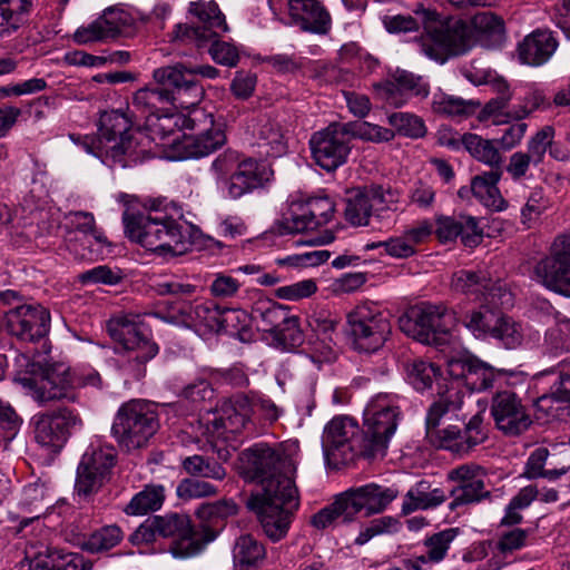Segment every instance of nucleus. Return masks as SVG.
<instances>
[{"label":"nucleus","mask_w":570,"mask_h":570,"mask_svg":"<svg viewBox=\"0 0 570 570\" xmlns=\"http://www.w3.org/2000/svg\"><path fill=\"white\" fill-rule=\"evenodd\" d=\"M406 371L410 383L417 391L431 387L438 373L436 367L432 363L423 360H414L407 363Z\"/></svg>","instance_id":"62"},{"label":"nucleus","mask_w":570,"mask_h":570,"mask_svg":"<svg viewBox=\"0 0 570 570\" xmlns=\"http://www.w3.org/2000/svg\"><path fill=\"white\" fill-rule=\"evenodd\" d=\"M292 473L284 472L259 482L261 491L246 500V507L256 513L264 533L274 542L287 535L299 508L298 489Z\"/></svg>","instance_id":"3"},{"label":"nucleus","mask_w":570,"mask_h":570,"mask_svg":"<svg viewBox=\"0 0 570 570\" xmlns=\"http://www.w3.org/2000/svg\"><path fill=\"white\" fill-rule=\"evenodd\" d=\"M342 518L344 522L353 520L344 493L338 494L334 502L324 507L311 518V524L317 530H325L333 527Z\"/></svg>","instance_id":"49"},{"label":"nucleus","mask_w":570,"mask_h":570,"mask_svg":"<svg viewBox=\"0 0 570 570\" xmlns=\"http://www.w3.org/2000/svg\"><path fill=\"white\" fill-rule=\"evenodd\" d=\"M122 220L131 240L161 256H180L191 246L188 226L163 210L137 214L126 210Z\"/></svg>","instance_id":"4"},{"label":"nucleus","mask_w":570,"mask_h":570,"mask_svg":"<svg viewBox=\"0 0 570 570\" xmlns=\"http://www.w3.org/2000/svg\"><path fill=\"white\" fill-rule=\"evenodd\" d=\"M307 323L322 344V348L315 347V350L321 351L325 361L334 360L333 346L336 344L337 337V317L327 311H318L308 316Z\"/></svg>","instance_id":"41"},{"label":"nucleus","mask_w":570,"mask_h":570,"mask_svg":"<svg viewBox=\"0 0 570 570\" xmlns=\"http://www.w3.org/2000/svg\"><path fill=\"white\" fill-rule=\"evenodd\" d=\"M188 12L196 22L194 26L178 24L174 31L176 40L193 42L198 48H203L229 30L225 14L213 0L193 1Z\"/></svg>","instance_id":"15"},{"label":"nucleus","mask_w":570,"mask_h":570,"mask_svg":"<svg viewBox=\"0 0 570 570\" xmlns=\"http://www.w3.org/2000/svg\"><path fill=\"white\" fill-rule=\"evenodd\" d=\"M385 200V191L381 186L351 189L346 196L345 218L354 226L368 225L372 213Z\"/></svg>","instance_id":"32"},{"label":"nucleus","mask_w":570,"mask_h":570,"mask_svg":"<svg viewBox=\"0 0 570 570\" xmlns=\"http://www.w3.org/2000/svg\"><path fill=\"white\" fill-rule=\"evenodd\" d=\"M462 403L460 391L451 386L444 393H440L439 399L431 404L425 420L426 438L431 444L458 454V451L469 448V443L473 444L479 439L476 436L478 433H474V439L468 438L469 441H465L466 445L464 446V443H459L458 426L449 425L444 429H439L441 419L448 413L460 410Z\"/></svg>","instance_id":"12"},{"label":"nucleus","mask_w":570,"mask_h":570,"mask_svg":"<svg viewBox=\"0 0 570 570\" xmlns=\"http://www.w3.org/2000/svg\"><path fill=\"white\" fill-rule=\"evenodd\" d=\"M273 341L283 348H294L304 341V335L299 328L298 317L289 314L287 320L274 332Z\"/></svg>","instance_id":"58"},{"label":"nucleus","mask_w":570,"mask_h":570,"mask_svg":"<svg viewBox=\"0 0 570 570\" xmlns=\"http://www.w3.org/2000/svg\"><path fill=\"white\" fill-rule=\"evenodd\" d=\"M489 495L490 492L485 489L484 482L455 485L450 490L448 495L452 499L449 503V509L454 511L460 507L478 503Z\"/></svg>","instance_id":"52"},{"label":"nucleus","mask_w":570,"mask_h":570,"mask_svg":"<svg viewBox=\"0 0 570 570\" xmlns=\"http://www.w3.org/2000/svg\"><path fill=\"white\" fill-rule=\"evenodd\" d=\"M266 557V549L252 534H243L235 541L233 562L235 570H256Z\"/></svg>","instance_id":"42"},{"label":"nucleus","mask_w":570,"mask_h":570,"mask_svg":"<svg viewBox=\"0 0 570 570\" xmlns=\"http://www.w3.org/2000/svg\"><path fill=\"white\" fill-rule=\"evenodd\" d=\"M259 146H266V155L278 157L286 151V142L282 128L274 121L264 122L258 130Z\"/></svg>","instance_id":"56"},{"label":"nucleus","mask_w":570,"mask_h":570,"mask_svg":"<svg viewBox=\"0 0 570 570\" xmlns=\"http://www.w3.org/2000/svg\"><path fill=\"white\" fill-rule=\"evenodd\" d=\"M31 423L36 442L56 453L65 446L73 429L80 426L82 421L72 410L59 407L33 415Z\"/></svg>","instance_id":"17"},{"label":"nucleus","mask_w":570,"mask_h":570,"mask_svg":"<svg viewBox=\"0 0 570 570\" xmlns=\"http://www.w3.org/2000/svg\"><path fill=\"white\" fill-rule=\"evenodd\" d=\"M99 136L70 135L71 140L83 148L87 154L100 158L104 163L111 160L121 167L138 164L150 156L145 141L148 137L138 131L130 134L132 121L120 110L105 111L99 120Z\"/></svg>","instance_id":"2"},{"label":"nucleus","mask_w":570,"mask_h":570,"mask_svg":"<svg viewBox=\"0 0 570 570\" xmlns=\"http://www.w3.org/2000/svg\"><path fill=\"white\" fill-rule=\"evenodd\" d=\"M289 308L272 301L256 302L252 309V318L258 327L271 335L287 320Z\"/></svg>","instance_id":"46"},{"label":"nucleus","mask_w":570,"mask_h":570,"mask_svg":"<svg viewBox=\"0 0 570 570\" xmlns=\"http://www.w3.org/2000/svg\"><path fill=\"white\" fill-rule=\"evenodd\" d=\"M415 13L424 24V33L415 40L417 51L440 63L465 53L475 43L497 48L505 40L504 20L491 11L478 12L470 21L460 18L439 21L438 13L429 9Z\"/></svg>","instance_id":"1"},{"label":"nucleus","mask_w":570,"mask_h":570,"mask_svg":"<svg viewBox=\"0 0 570 570\" xmlns=\"http://www.w3.org/2000/svg\"><path fill=\"white\" fill-rule=\"evenodd\" d=\"M453 315L443 305L421 304L399 318L400 330L417 342L440 346L448 341Z\"/></svg>","instance_id":"11"},{"label":"nucleus","mask_w":570,"mask_h":570,"mask_svg":"<svg viewBox=\"0 0 570 570\" xmlns=\"http://www.w3.org/2000/svg\"><path fill=\"white\" fill-rule=\"evenodd\" d=\"M491 415L495 426L509 436L525 432L532 424L521 399L512 391L497 392L491 402Z\"/></svg>","instance_id":"22"},{"label":"nucleus","mask_w":570,"mask_h":570,"mask_svg":"<svg viewBox=\"0 0 570 570\" xmlns=\"http://www.w3.org/2000/svg\"><path fill=\"white\" fill-rule=\"evenodd\" d=\"M391 332L389 318L375 304H360L347 314V337L353 348L361 353L379 351L390 337Z\"/></svg>","instance_id":"9"},{"label":"nucleus","mask_w":570,"mask_h":570,"mask_svg":"<svg viewBox=\"0 0 570 570\" xmlns=\"http://www.w3.org/2000/svg\"><path fill=\"white\" fill-rule=\"evenodd\" d=\"M558 47V42L549 30H534L519 45V57L530 66H540L548 61Z\"/></svg>","instance_id":"37"},{"label":"nucleus","mask_w":570,"mask_h":570,"mask_svg":"<svg viewBox=\"0 0 570 570\" xmlns=\"http://www.w3.org/2000/svg\"><path fill=\"white\" fill-rule=\"evenodd\" d=\"M159 87L140 89L132 97L131 108L142 114L156 102H167L181 109L197 106L204 96L203 86L184 72V63L160 67L154 70Z\"/></svg>","instance_id":"7"},{"label":"nucleus","mask_w":570,"mask_h":570,"mask_svg":"<svg viewBox=\"0 0 570 570\" xmlns=\"http://www.w3.org/2000/svg\"><path fill=\"white\" fill-rule=\"evenodd\" d=\"M197 121H199L197 115L186 117L180 114L157 115L150 112L146 116V128L153 140L159 139L160 141H165L173 137L171 142H175L178 139L176 134H178L180 129H195Z\"/></svg>","instance_id":"36"},{"label":"nucleus","mask_w":570,"mask_h":570,"mask_svg":"<svg viewBox=\"0 0 570 570\" xmlns=\"http://www.w3.org/2000/svg\"><path fill=\"white\" fill-rule=\"evenodd\" d=\"M353 517L364 512L365 517L383 512L397 498V490L368 483L343 492Z\"/></svg>","instance_id":"29"},{"label":"nucleus","mask_w":570,"mask_h":570,"mask_svg":"<svg viewBox=\"0 0 570 570\" xmlns=\"http://www.w3.org/2000/svg\"><path fill=\"white\" fill-rule=\"evenodd\" d=\"M480 104L474 100H464L459 97L438 94L433 96L432 108L436 114L454 117L470 116L476 111Z\"/></svg>","instance_id":"50"},{"label":"nucleus","mask_w":570,"mask_h":570,"mask_svg":"<svg viewBox=\"0 0 570 570\" xmlns=\"http://www.w3.org/2000/svg\"><path fill=\"white\" fill-rule=\"evenodd\" d=\"M542 374H556V379L549 392L538 399V409L548 410V404L552 401L570 404V357Z\"/></svg>","instance_id":"43"},{"label":"nucleus","mask_w":570,"mask_h":570,"mask_svg":"<svg viewBox=\"0 0 570 570\" xmlns=\"http://www.w3.org/2000/svg\"><path fill=\"white\" fill-rule=\"evenodd\" d=\"M26 560L41 570H90L92 564L79 553H62L42 542H30L24 550Z\"/></svg>","instance_id":"28"},{"label":"nucleus","mask_w":570,"mask_h":570,"mask_svg":"<svg viewBox=\"0 0 570 570\" xmlns=\"http://www.w3.org/2000/svg\"><path fill=\"white\" fill-rule=\"evenodd\" d=\"M533 275L548 289L570 297V232L556 239L553 254L535 264Z\"/></svg>","instance_id":"19"},{"label":"nucleus","mask_w":570,"mask_h":570,"mask_svg":"<svg viewBox=\"0 0 570 570\" xmlns=\"http://www.w3.org/2000/svg\"><path fill=\"white\" fill-rule=\"evenodd\" d=\"M117 452L111 445L91 444L77 471L76 491L85 498L96 493L111 478Z\"/></svg>","instance_id":"16"},{"label":"nucleus","mask_w":570,"mask_h":570,"mask_svg":"<svg viewBox=\"0 0 570 570\" xmlns=\"http://www.w3.org/2000/svg\"><path fill=\"white\" fill-rule=\"evenodd\" d=\"M253 414V402L247 395L236 394L220 404L217 413L208 421V430L216 438L227 439L228 434H237L249 423Z\"/></svg>","instance_id":"24"},{"label":"nucleus","mask_w":570,"mask_h":570,"mask_svg":"<svg viewBox=\"0 0 570 570\" xmlns=\"http://www.w3.org/2000/svg\"><path fill=\"white\" fill-rule=\"evenodd\" d=\"M37 0H0V39L17 32Z\"/></svg>","instance_id":"44"},{"label":"nucleus","mask_w":570,"mask_h":570,"mask_svg":"<svg viewBox=\"0 0 570 570\" xmlns=\"http://www.w3.org/2000/svg\"><path fill=\"white\" fill-rule=\"evenodd\" d=\"M124 533L116 525H106L92 532L83 542V547L90 552H102L112 549L122 540Z\"/></svg>","instance_id":"53"},{"label":"nucleus","mask_w":570,"mask_h":570,"mask_svg":"<svg viewBox=\"0 0 570 570\" xmlns=\"http://www.w3.org/2000/svg\"><path fill=\"white\" fill-rule=\"evenodd\" d=\"M222 309L213 302H196L190 306V318L210 331L220 332Z\"/></svg>","instance_id":"60"},{"label":"nucleus","mask_w":570,"mask_h":570,"mask_svg":"<svg viewBox=\"0 0 570 570\" xmlns=\"http://www.w3.org/2000/svg\"><path fill=\"white\" fill-rule=\"evenodd\" d=\"M389 124L400 134L410 138H422L426 134L423 119L409 112H394L389 116Z\"/></svg>","instance_id":"54"},{"label":"nucleus","mask_w":570,"mask_h":570,"mask_svg":"<svg viewBox=\"0 0 570 570\" xmlns=\"http://www.w3.org/2000/svg\"><path fill=\"white\" fill-rule=\"evenodd\" d=\"M462 144L473 158L490 166V170L502 169L503 158L493 140L475 134H465Z\"/></svg>","instance_id":"47"},{"label":"nucleus","mask_w":570,"mask_h":570,"mask_svg":"<svg viewBox=\"0 0 570 570\" xmlns=\"http://www.w3.org/2000/svg\"><path fill=\"white\" fill-rule=\"evenodd\" d=\"M491 336L500 340L508 348H514L521 344L523 332L519 323L499 314V321L495 323Z\"/></svg>","instance_id":"61"},{"label":"nucleus","mask_w":570,"mask_h":570,"mask_svg":"<svg viewBox=\"0 0 570 570\" xmlns=\"http://www.w3.org/2000/svg\"><path fill=\"white\" fill-rule=\"evenodd\" d=\"M159 429L157 412L147 403L130 401L118 410L111 433L126 451L140 449Z\"/></svg>","instance_id":"8"},{"label":"nucleus","mask_w":570,"mask_h":570,"mask_svg":"<svg viewBox=\"0 0 570 570\" xmlns=\"http://www.w3.org/2000/svg\"><path fill=\"white\" fill-rule=\"evenodd\" d=\"M8 333L23 342H38L47 336L50 314L40 304H20L6 312Z\"/></svg>","instance_id":"21"},{"label":"nucleus","mask_w":570,"mask_h":570,"mask_svg":"<svg viewBox=\"0 0 570 570\" xmlns=\"http://www.w3.org/2000/svg\"><path fill=\"white\" fill-rule=\"evenodd\" d=\"M400 396L396 393L380 392L371 397L364 415L373 416H401Z\"/></svg>","instance_id":"57"},{"label":"nucleus","mask_w":570,"mask_h":570,"mask_svg":"<svg viewBox=\"0 0 570 570\" xmlns=\"http://www.w3.org/2000/svg\"><path fill=\"white\" fill-rule=\"evenodd\" d=\"M288 13L303 31L325 35L332 27L330 12L318 0H288Z\"/></svg>","instance_id":"33"},{"label":"nucleus","mask_w":570,"mask_h":570,"mask_svg":"<svg viewBox=\"0 0 570 570\" xmlns=\"http://www.w3.org/2000/svg\"><path fill=\"white\" fill-rule=\"evenodd\" d=\"M53 495L47 484L40 480L23 487L19 508L29 515L22 517L20 524L26 527L29 522L38 520L53 504Z\"/></svg>","instance_id":"38"},{"label":"nucleus","mask_w":570,"mask_h":570,"mask_svg":"<svg viewBox=\"0 0 570 570\" xmlns=\"http://www.w3.org/2000/svg\"><path fill=\"white\" fill-rule=\"evenodd\" d=\"M335 210V205L327 196L309 198L302 213L285 218L279 225V233L295 234L313 230L318 226L327 224Z\"/></svg>","instance_id":"27"},{"label":"nucleus","mask_w":570,"mask_h":570,"mask_svg":"<svg viewBox=\"0 0 570 570\" xmlns=\"http://www.w3.org/2000/svg\"><path fill=\"white\" fill-rule=\"evenodd\" d=\"M28 373L31 376L24 381L32 390L33 400L39 404L62 399L73 400L71 391L77 382L66 364L31 362L28 364Z\"/></svg>","instance_id":"13"},{"label":"nucleus","mask_w":570,"mask_h":570,"mask_svg":"<svg viewBox=\"0 0 570 570\" xmlns=\"http://www.w3.org/2000/svg\"><path fill=\"white\" fill-rule=\"evenodd\" d=\"M400 417L393 415H364L362 448L366 459L383 458L386 454L389 443L396 432Z\"/></svg>","instance_id":"30"},{"label":"nucleus","mask_w":570,"mask_h":570,"mask_svg":"<svg viewBox=\"0 0 570 570\" xmlns=\"http://www.w3.org/2000/svg\"><path fill=\"white\" fill-rule=\"evenodd\" d=\"M183 469L191 476L207 478L217 481H222L226 476L225 468L215 459L197 454L184 459Z\"/></svg>","instance_id":"51"},{"label":"nucleus","mask_w":570,"mask_h":570,"mask_svg":"<svg viewBox=\"0 0 570 570\" xmlns=\"http://www.w3.org/2000/svg\"><path fill=\"white\" fill-rule=\"evenodd\" d=\"M165 488L161 484H147L136 493L124 508L127 515H144L159 510L165 501Z\"/></svg>","instance_id":"45"},{"label":"nucleus","mask_w":570,"mask_h":570,"mask_svg":"<svg viewBox=\"0 0 570 570\" xmlns=\"http://www.w3.org/2000/svg\"><path fill=\"white\" fill-rule=\"evenodd\" d=\"M252 314L240 308H223L220 332L242 335L249 330Z\"/></svg>","instance_id":"64"},{"label":"nucleus","mask_w":570,"mask_h":570,"mask_svg":"<svg viewBox=\"0 0 570 570\" xmlns=\"http://www.w3.org/2000/svg\"><path fill=\"white\" fill-rule=\"evenodd\" d=\"M65 243L67 249L81 261L101 258L104 248L109 246L107 238L96 228L91 213L70 212L65 216Z\"/></svg>","instance_id":"14"},{"label":"nucleus","mask_w":570,"mask_h":570,"mask_svg":"<svg viewBox=\"0 0 570 570\" xmlns=\"http://www.w3.org/2000/svg\"><path fill=\"white\" fill-rule=\"evenodd\" d=\"M498 306L488 303L482 304L479 309L468 313L463 320L464 326L475 336L483 337L492 334L495 323L499 321L500 312Z\"/></svg>","instance_id":"48"},{"label":"nucleus","mask_w":570,"mask_h":570,"mask_svg":"<svg viewBox=\"0 0 570 570\" xmlns=\"http://www.w3.org/2000/svg\"><path fill=\"white\" fill-rule=\"evenodd\" d=\"M273 175V169L265 161L245 157L237 171L226 180L224 191L230 199H239L264 188L272 180Z\"/></svg>","instance_id":"26"},{"label":"nucleus","mask_w":570,"mask_h":570,"mask_svg":"<svg viewBox=\"0 0 570 570\" xmlns=\"http://www.w3.org/2000/svg\"><path fill=\"white\" fill-rule=\"evenodd\" d=\"M157 537L173 538L169 551L176 558H190L200 553L217 537V530L204 527L196 530L187 514L167 513L146 519L132 533L136 544H148Z\"/></svg>","instance_id":"6"},{"label":"nucleus","mask_w":570,"mask_h":570,"mask_svg":"<svg viewBox=\"0 0 570 570\" xmlns=\"http://www.w3.org/2000/svg\"><path fill=\"white\" fill-rule=\"evenodd\" d=\"M448 494L441 488H433L426 480L416 482L405 494L402 512L409 514L415 510H426L442 504Z\"/></svg>","instance_id":"40"},{"label":"nucleus","mask_w":570,"mask_h":570,"mask_svg":"<svg viewBox=\"0 0 570 570\" xmlns=\"http://www.w3.org/2000/svg\"><path fill=\"white\" fill-rule=\"evenodd\" d=\"M451 286L455 292L483 299L493 306L504 305L511 298V294L500 284L493 283L484 271H458L452 276Z\"/></svg>","instance_id":"23"},{"label":"nucleus","mask_w":570,"mask_h":570,"mask_svg":"<svg viewBox=\"0 0 570 570\" xmlns=\"http://www.w3.org/2000/svg\"><path fill=\"white\" fill-rule=\"evenodd\" d=\"M456 534L458 529L451 528L434 533L428 538L424 542L426 548L424 553L426 556V560H430L432 563H436L443 560L451 542L455 539Z\"/></svg>","instance_id":"59"},{"label":"nucleus","mask_w":570,"mask_h":570,"mask_svg":"<svg viewBox=\"0 0 570 570\" xmlns=\"http://www.w3.org/2000/svg\"><path fill=\"white\" fill-rule=\"evenodd\" d=\"M553 137L554 129L546 126L530 139L527 151H517L510 156L505 169L513 180L525 178L532 166L542 163Z\"/></svg>","instance_id":"31"},{"label":"nucleus","mask_w":570,"mask_h":570,"mask_svg":"<svg viewBox=\"0 0 570 570\" xmlns=\"http://www.w3.org/2000/svg\"><path fill=\"white\" fill-rule=\"evenodd\" d=\"M350 142L347 127L341 124H331L315 132L309 140L315 163L327 171H333L346 163L351 151Z\"/></svg>","instance_id":"20"},{"label":"nucleus","mask_w":570,"mask_h":570,"mask_svg":"<svg viewBox=\"0 0 570 570\" xmlns=\"http://www.w3.org/2000/svg\"><path fill=\"white\" fill-rule=\"evenodd\" d=\"M244 156L236 150L227 149L218 155L212 163V171L214 173L218 184L226 188V180L229 179L239 168L244 160Z\"/></svg>","instance_id":"55"},{"label":"nucleus","mask_w":570,"mask_h":570,"mask_svg":"<svg viewBox=\"0 0 570 570\" xmlns=\"http://www.w3.org/2000/svg\"><path fill=\"white\" fill-rule=\"evenodd\" d=\"M107 331L118 344L116 353L119 370L134 380L142 379L147 363L159 352L142 317L132 313L114 316L107 323Z\"/></svg>","instance_id":"5"},{"label":"nucleus","mask_w":570,"mask_h":570,"mask_svg":"<svg viewBox=\"0 0 570 570\" xmlns=\"http://www.w3.org/2000/svg\"><path fill=\"white\" fill-rule=\"evenodd\" d=\"M363 432L357 422L345 415L333 417L324 428L322 448L326 463L335 469L366 458L363 451Z\"/></svg>","instance_id":"10"},{"label":"nucleus","mask_w":570,"mask_h":570,"mask_svg":"<svg viewBox=\"0 0 570 570\" xmlns=\"http://www.w3.org/2000/svg\"><path fill=\"white\" fill-rule=\"evenodd\" d=\"M449 373L455 379H462L464 385L472 392H482L493 387L497 379L492 366L473 356L451 361Z\"/></svg>","instance_id":"34"},{"label":"nucleus","mask_w":570,"mask_h":570,"mask_svg":"<svg viewBox=\"0 0 570 570\" xmlns=\"http://www.w3.org/2000/svg\"><path fill=\"white\" fill-rule=\"evenodd\" d=\"M501 176L502 169H494L473 177L471 181V193L473 196L482 205L495 212L505 208V200L498 188Z\"/></svg>","instance_id":"39"},{"label":"nucleus","mask_w":570,"mask_h":570,"mask_svg":"<svg viewBox=\"0 0 570 570\" xmlns=\"http://www.w3.org/2000/svg\"><path fill=\"white\" fill-rule=\"evenodd\" d=\"M130 22V14L125 10L108 8L87 26L79 27L73 33V40L78 45L107 42L119 37Z\"/></svg>","instance_id":"25"},{"label":"nucleus","mask_w":570,"mask_h":570,"mask_svg":"<svg viewBox=\"0 0 570 570\" xmlns=\"http://www.w3.org/2000/svg\"><path fill=\"white\" fill-rule=\"evenodd\" d=\"M199 121L208 124L210 128H204L196 135H184L183 148L186 157L199 158L209 155L226 142V135L219 127H214L213 117L204 112H196Z\"/></svg>","instance_id":"35"},{"label":"nucleus","mask_w":570,"mask_h":570,"mask_svg":"<svg viewBox=\"0 0 570 570\" xmlns=\"http://www.w3.org/2000/svg\"><path fill=\"white\" fill-rule=\"evenodd\" d=\"M176 494L180 500L189 501L214 497L217 494V488L210 482L187 478L178 483Z\"/></svg>","instance_id":"63"},{"label":"nucleus","mask_w":570,"mask_h":570,"mask_svg":"<svg viewBox=\"0 0 570 570\" xmlns=\"http://www.w3.org/2000/svg\"><path fill=\"white\" fill-rule=\"evenodd\" d=\"M242 474L252 482H262L284 472H294L291 459L278 448L257 443L240 453Z\"/></svg>","instance_id":"18"}]
</instances>
